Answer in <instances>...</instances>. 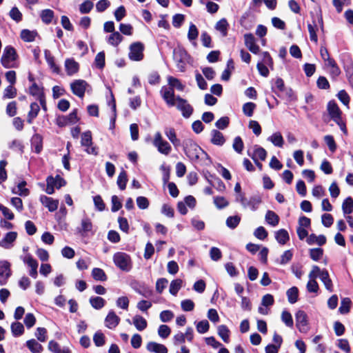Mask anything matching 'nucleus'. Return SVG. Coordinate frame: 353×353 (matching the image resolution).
<instances>
[{
	"instance_id": "f257e3e1",
	"label": "nucleus",
	"mask_w": 353,
	"mask_h": 353,
	"mask_svg": "<svg viewBox=\"0 0 353 353\" xmlns=\"http://www.w3.org/2000/svg\"><path fill=\"white\" fill-rule=\"evenodd\" d=\"M113 261L118 268L124 272H129L132 268L131 257L125 252H116L113 255Z\"/></svg>"
},
{
	"instance_id": "f03ea898",
	"label": "nucleus",
	"mask_w": 353,
	"mask_h": 353,
	"mask_svg": "<svg viewBox=\"0 0 353 353\" xmlns=\"http://www.w3.org/2000/svg\"><path fill=\"white\" fill-rule=\"evenodd\" d=\"M17 58V54L15 49L12 46H6L1 59L2 65L6 68H17V65L15 61Z\"/></svg>"
},
{
	"instance_id": "7ed1b4c3",
	"label": "nucleus",
	"mask_w": 353,
	"mask_h": 353,
	"mask_svg": "<svg viewBox=\"0 0 353 353\" xmlns=\"http://www.w3.org/2000/svg\"><path fill=\"white\" fill-rule=\"evenodd\" d=\"M152 143L157 148L158 152L164 155H168L172 150L171 145L163 139L160 132H157L154 134Z\"/></svg>"
},
{
	"instance_id": "20e7f679",
	"label": "nucleus",
	"mask_w": 353,
	"mask_h": 353,
	"mask_svg": "<svg viewBox=\"0 0 353 353\" xmlns=\"http://www.w3.org/2000/svg\"><path fill=\"white\" fill-rule=\"evenodd\" d=\"M296 327L301 333H307L310 330L307 314L303 310H298L295 314Z\"/></svg>"
},
{
	"instance_id": "39448f33",
	"label": "nucleus",
	"mask_w": 353,
	"mask_h": 353,
	"mask_svg": "<svg viewBox=\"0 0 353 353\" xmlns=\"http://www.w3.org/2000/svg\"><path fill=\"white\" fill-rule=\"evenodd\" d=\"M174 106L181 112L182 116L185 119L190 117L194 111L193 107L188 101L179 96H176V101L175 102Z\"/></svg>"
},
{
	"instance_id": "423d86ee",
	"label": "nucleus",
	"mask_w": 353,
	"mask_h": 353,
	"mask_svg": "<svg viewBox=\"0 0 353 353\" xmlns=\"http://www.w3.org/2000/svg\"><path fill=\"white\" fill-rule=\"evenodd\" d=\"M173 58L176 63L177 68L181 72L185 70L186 63L188 61L189 56L185 50L183 49H174L173 52Z\"/></svg>"
},
{
	"instance_id": "0eeeda50",
	"label": "nucleus",
	"mask_w": 353,
	"mask_h": 353,
	"mask_svg": "<svg viewBox=\"0 0 353 353\" xmlns=\"http://www.w3.org/2000/svg\"><path fill=\"white\" fill-rule=\"evenodd\" d=\"M312 270L314 271V274L317 275L321 281L323 283L325 288L330 292L333 291V285L332 280L330 278L329 273L326 270H321L317 265L312 267Z\"/></svg>"
},
{
	"instance_id": "6e6552de",
	"label": "nucleus",
	"mask_w": 353,
	"mask_h": 353,
	"mask_svg": "<svg viewBox=\"0 0 353 353\" xmlns=\"http://www.w3.org/2000/svg\"><path fill=\"white\" fill-rule=\"evenodd\" d=\"M185 152L191 161H197L200 155L203 153V150L196 143L190 141L186 144Z\"/></svg>"
},
{
	"instance_id": "1a4fd4ad",
	"label": "nucleus",
	"mask_w": 353,
	"mask_h": 353,
	"mask_svg": "<svg viewBox=\"0 0 353 353\" xmlns=\"http://www.w3.org/2000/svg\"><path fill=\"white\" fill-rule=\"evenodd\" d=\"M194 339V330L191 327H188L186 328L185 332L183 333L181 332H179L173 336V343L175 345H179L180 344H183L188 341V342H192Z\"/></svg>"
},
{
	"instance_id": "9d476101",
	"label": "nucleus",
	"mask_w": 353,
	"mask_h": 353,
	"mask_svg": "<svg viewBox=\"0 0 353 353\" xmlns=\"http://www.w3.org/2000/svg\"><path fill=\"white\" fill-rule=\"evenodd\" d=\"M263 63L259 62L256 67L260 74L266 77L269 74V70L267 65L272 67L273 65L272 59L268 52H264L263 53Z\"/></svg>"
},
{
	"instance_id": "9b49d317",
	"label": "nucleus",
	"mask_w": 353,
	"mask_h": 353,
	"mask_svg": "<svg viewBox=\"0 0 353 353\" xmlns=\"http://www.w3.org/2000/svg\"><path fill=\"white\" fill-rule=\"evenodd\" d=\"M144 46L140 42L132 43L130 47L129 58L135 61H139L143 58Z\"/></svg>"
},
{
	"instance_id": "f8f14e48",
	"label": "nucleus",
	"mask_w": 353,
	"mask_h": 353,
	"mask_svg": "<svg viewBox=\"0 0 353 353\" xmlns=\"http://www.w3.org/2000/svg\"><path fill=\"white\" fill-rule=\"evenodd\" d=\"M79 121L77 110H72L68 116H59L57 118L56 123L59 127H64L68 125H72Z\"/></svg>"
},
{
	"instance_id": "ddd939ff",
	"label": "nucleus",
	"mask_w": 353,
	"mask_h": 353,
	"mask_svg": "<svg viewBox=\"0 0 353 353\" xmlns=\"http://www.w3.org/2000/svg\"><path fill=\"white\" fill-rule=\"evenodd\" d=\"M11 274L10 263L6 260L0 261V285H5Z\"/></svg>"
},
{
	"instance_id": "4468645a",
	"label": "nucleus",
	"mask_w": 353,
	"mask_h": 353,
	"mask_svg": "<svg viewBox=\"0 0 353 353\" xmlns=\"http://www.w3.org/2000/svg\"><path fill=\"white\" fill-rule=\"evenodd\" d=\"M161 94L169 107L175 105L176 97L174 95V91L172 88L163 86L161 89Z\"/></svg>"
},
{
	"instance_id": "2eb2a0df",
	"label": "nucleus",
	"mask_w": 353,
	"mask_h": 353,
	"mask_svg": "<svg viewBox=\"0 0 353 353\" xmlns=\"http://www.w3.org/2000/svg\"><path fill=\"white\" fill-rule=\"evenodd\" d=\"M88 84L84 80H75L70 84L72 93L80 98H83Z\"/></svg>"
},
{
	"instance_id": "dca6fc26",
	"label": "nucleus",
	"mask_w": 353,
	"mask_h": 353,
	"mask_svg": "<svg viewBox=\"0 0 353 353\" xmlns=\"http://www.w3.org/2000/svg\"><path fill=\"white\" fill-rule=\"evenodd\" d=\"M17 237V233L16 232H9L6 233L5 236L0 241V246L4 249L12 248Z\"/></svg>"
},
{
	"instance_id": "f3484780",
	"label": "nucleus",
	"mask_w": 353,
	"mask_h": 353,
	"mask_svg": "<svg viewBox=\"0 0 353 353\" xmlns=\"http://www.w3.org/2000/svg\"><path fill=\"white\" fill-rule=\"evenodd\" d=\"M327 110L329 115L333 121H339L341 118L342 112L334 101H330L327 105Z\"/></svg>"
},
{
	"instance_id": "a211bd4d",
	"label": "nucleus",
	"mask_w": 353,
	"mask_h": 353,
	"mask_svg": "<svg viewBox=\"0 0 353 353\" xmlns=\"http://www.w3.org/2000/svg\"><path fill=\"white\" fill-rule=\"evenodd\" d=\"M39 200L42 205L47 208L50 212H54L58 208L59 201L57 199H54L46 195H41Z\"/></svg>"
},
{
	"instance_id": "6ab92c4d",
	"label": "nucleus",
	"mask_w": 353,
	"mask_h": 353,
	"mask_svg": "<svg viewBox=\"0 0 353 353\" xmlns=\"http://www.w3.org/2000/svg\"><path fill=\"white\" fill-rule=\"evenodd\" d=\"M244 41L245 46L251 52L257 54L259 52V46L256 44L255 38L252 34L248 33L244 34Z\"/></svg>"
},
{
	"instance_id": "aec40b11",
	"label": "nucleus",
	"mask_w": 353,
	"mask_h": 353,
	"mask_svg": "<svg viewBox=\"0 0 353 353\" xmlns=\"http://www.w3.org/2000/svg\"><path fill=\"white\" fill-rule=\"evenodd\" d=\"M210 137V142L214 145L222 146L226 141L223 133L215 129L211 130Z\"/></svg>"
},
{
	"instance_id": "412c9836",
	"label": "nucleus",
	"mask_w": 353,
	"mask_h": 353,
	"mask_svg": "<svg viewBox=\"0 0 353 353\" xmlns=\"http://www.w3.org/2000/svg\"><path fill=\"white\" fill-rule=\"evenodd\" d=\"M314 271L312 270L309 273V281L307 283L306 288L308 292L317 293L319 289V284L316 281L317 275L314 274Z\"/></svg>"
},
{
	"instance_id": "4be33fe9",
	"label": "nucleus",
	"mask_w": 353,
	"mask_h": 353,
	"mask_svg": "<svg viewBox=\"0 0 353 353\" xmlns=\"http://www.w3.org/2000/svg\"><path fill=\"white\" fill-rule=\"evenodd\" d=\"M120 318L114 311H110L105 319V325L109 329L115 328L119 323Z\"/></svg>"
},
{
	"instance_id": "5701e85b",
	"label": "nucleus",
	"mask_w": 353,
	"mask_h": 353,
	"mask_svg": "<svg viewBox=\"0 0 353 353\" xmlns=\"http://www.w3.org/2000/svg\"><path fill=\"white\" fill-rule=\"evenodd\" d=\"M261 201H262L260 196L254 195L251 196L249 199H247V201H245L244 205L242 206L244 208H249L251 210L255 211L258 209Z\"/></svg>"
},
{
	"instance_id": "b1692460",
	"label": "nucleus",
	"mask_w": 353,
	"mask_h": 353,
	"mask_svg": "<svg viewBox=\"0 0 353 353\" xmlns=\"http://www.w3.org/2000/svg\"><path fill=\"white\" fill-rule=\"evenodd\" d=\"M146 349L148 351L154 353H168V352L164 345L152 341L147 344Z\"/></svg>"
},
{
	"instance_id": "393cba45",
	"label": "nucleus",
	"mask_w": 353,
	"mask_h": 353,
	"mask_svg": "<svg viewBox=\"0 0 353 353\" xmlns=\"http://www.w3.org/2000/svg\"><path fill=\"white\" fill-rule=\"evenodd\" d=\"M65 68L68 75H72L79 70V63L73 59H67L65 61Z\"/></svg>"
},
{
	"instance_id": "a878e982",
	"label": "nucleus",
	"mask_w": 353,
	"mask_h": 353,
	"mask_svg": "<svg viewBox=\"0 0 353 353\" xmlns=\"http://www.w3.org/2000/svg\"><path fill=\"white\" fill-rule=\"evenodd\" d=\"M250 157L253 159L254 162L256 161L261 160L264 161L267 156L265 150L261 147L255 146L252 154L249 153Z\"/></svg>"
},
{
	"instance_id": "bb28decb",
	"label": "nucleus",
	"mask_w": 353,
	"mask_h": 353,
	"mask_svg": "<svg viewBox=\"0 0 353 353\" xmlns=\"http://www.w3.org/2000/svg\"><path fill=\"white\" fill-rule=\"evenodd\" d=\"M26 182L23 181L12 189V192L21 196H27L29 194L30 191L26 188Z\"/></svg>"
},
{
	"instance_id": "cd10ccee",
	"label": "nucleus",
	"mask_w": 353,
	"mask_h": 353,
	"mask_svg": "<svg viewBox=\"0 0 353 353\" xmlns=\"http://www.w3.org/2000/svg\"><path fill=\"white\" fill-rule=\"evenodd\" d=\"M31 145L36 153H39L43 148V138L39 134L33 135L31 139Z\"/></svg>"
},
{
	"instance_id": "c85d7f7f",
	"label": "nucleus",
	"mask_w": 353,
	"mask_h": 353,
	"mask_svg": "<svg viewBox=\"0 0 353 353\" xmlns=\"http://www.w3.org/2000/svg\"><path fill=\"white\" fill-rule=\"evenodd\" d=\"M268 141H270L274 146L282 148L284 144V139L281 132H276L273 133L268 138Z\"/></svg>"
},
{
	"instance_id": "c756f323",
	"label": "nucleus",
	"mask_w": 353,
	"mask_h": 353,
	"mask_svg": "<svg viewBox=\"0 0 353 353\" xmlns=\"http://www.w3.org/2000/svg\"><path fill=\"white\" fill-rule=\"evenodd\" d=\"M265 221L272 227H275L279 224V216L272 210H268L265 216Z\"/></svg>"
},
{
	"instance_id": "7c9ffc66",
	"label": "nucleus",
	"mask_w": 353,
	"mask_h": 353,
	"mask_svg": "<svg viewBox=\"0 0 353 353\" xmlns=\"http://www.w3.org/2000/svg\"><path fill=\"white\" fill-rule=\"evenodd\" d=\"M275 239L281 245H285L290 239L288 232L285 229H281L275 232Z\"/></svg>"
},
{
	"instance_id": "2f4dec72",
	"label": "nucleus",
	"mask_w": 353,
	"mask_h": 353,
	"mask_svg": "<svg viewBox=\"0 0 353 353\" xmlns=\"http://www.w3.org/2000/svg\"><path fill=\"white\" fill-rule=\"evenodd\" d=\"M165 134L174 147H178L181 144L180 140L176 137V134L174 128L165 129Z\"/></svg>"
},
{
	"instance_id": "473e14b6",
	"label": "nucleus",
	"mask_w": 353,
	"mask_h": 353,
	"mask_svg": "<svg viewBox=\"0 0 353 353\" xmlns=\"http://www.w3.org/2000/svg\"><path fill=\"white\" fill-rule=\"evenodd\" d=\"M44 56H45V59H46L48 65L52 69V70L55 73H59V68L55 64L54 57L52 55L50 51L48 50H46L44 51Z\"/></svg>"
},
{
	"instance_id": "72a5a7b5",
	"label": "nucleus",
	"mask_w": 353,
	"mask_h": 353,
	"mask_svg": "<svg viewBox=\"0 0 353 353\" xmlns=\"http://www.w3.org/2000/svg\"><path fill=\"white\" fill-rule=\"evenodd\" d=\"M229 24L225 18L219 20L215 25V29L219 31L223 37L228 35Z\"/></svg>"
},
{
	"instance_id": "f704fd0d",
	"label": "nucleus",
	"mask_w": 353,
	"mask_h": 353,
	"mask_svg": "<svg viewBox=\"0 0 353 353\" xmlns=\"http://www.w3.org/2000/svg\"><path fill=\"white\" fill-rule=\"evenodd\" d=\"M307 242L309 245L316 243L319 245H323L326 243V238L324 235L316 236L312 234L308 236Z\"/></svg>"
},
{
	"instance_id": "c9c22d12",
	"label": "nucleus",
	"mask_w": 353,
	"mask_h": 353,
	"mask_svg": "<svg viewBox=\"0 0 353 353\" xmlns=\"http://www.w3.org/2000/svg\"><path fill=\"white\" fill-rule=\"evenodd\" d=\"M132 320L134 325L139 331H143L147 327V321L143 316L136 315Z\"/></svg>"
},
{
	"instance_id": "e433bc0d",
	"label": "nucleus",
	"mask_w": 353,
	"mask_h": 353,
	"mask_svg": "<svg viewBox=\"0 0 353 353\" xmlns=\"http://www.w3.org/2000/svg\"><path fill=\"white\" fill-rule=\"evenodd\" d=\"M39 110L40 107L37 103L34 102L30 104V110L28 112L27 119L29 123H32L33 119L37 117Z\"/></svg>"
},
{
	"instance_id": "4c0bfd02",
	"label": "nucleus",
	"mask_w": 353,
	"mask_h": 353,
	"mask_svg": "<svg viewBox=\"0 0 353 353\" xmlns=\"http://www.w3.org/2000/svg\"><path fill=\"white\" fill-rule=\"evenodd\" d=\"M54 12L50 9L43 10L40 13L42 21L46 24H50L54 19Z\"/></svg>"
},
{
	"instance_id": "58836bf2",
	"label": "nucleus",
	"mask_w": 353,
	"mask_h": 353,
	"mask_svg": "<svg viewBox=\"0 0 353 353\" xmlns=\"http://www.w3.org/2000/svg\"><path fill=\"white\" fill-rule=\"evenodd\" d=\"M285 88L284 81L281 78H276L274 80V85L272 87V90L278 97H281L280 93L283 92Z\"/></svg>"
},
{
	"instance_id": "ea45409f",
	"label": "nucleus",
	"mask_w": 353,
	"mask_h": 353,
	"mask_svg": "<svg viewBox=\"0 0 353 353\" xmlns=\"http://www.w3.org/2000/svg\"><path fill=\"white\" fill-rule=\"evenodd\" d=\"M92 230V223L91 220L88 217H84L81 220V228L79 232L83 234H85Z\"/></svg>"
},
{
	"instance_id": "a19ab883",
	"label": "nucleus",
	"mask_w": 353,
	"mask_h": 353,
	"mask_svg": "<svg viewBox=\"0 0 353 353\" xmlns=\"http://www.w3.org/2000/svg\"><path fill=\"white\" fill-rule=\"evenodd\" d=\"M288 301L294 304L298 301L299 290L296 287H292L286 292Z\"/></svg>"
},
{
	"instance_id": "79ce46f5",
	"label": "nucleus",
	"mask_w": 353,
	"mask_h": 353,
	"mask_svg": "<svg viewBox=\"0 0 353 353\" xmlns=\"http://www.w3.org/2000/svg\"><path fill=\"white\" fill-rule=\"evenodd\" d=\"M26 345L32 353H40L43 350L42 345L35 339L28 340Z\"/></svg>"
},
{
	"instance_id": "37998d69",
	"label": "nucleus",
	"mask_w": 353,
	"mask_h": 353,
	"mask_svg": "<svg viewBox=\"0 0 353 353\" xmlns=\"http://www.w3.org/2000/svg\"><path fill=\"white\" fill-rule=\"evenodd\" d=\"M123 37L119 32H112L107 39L109 44L113 46H117L122 41Z\"/></svg>"
},
{
	"instance_id": "c03bdc74",
	"label": "nucleus",
	"mask_w": 353,
	"mask_h": 353,
	"mask_svg": "<svg viewBox=\"0 0 353 353\" xmlns=\"http://www.w3.org/2000/svg\"><path fill=\"white\" fill-rule=\"evenodd\" d=\"M92 276L94 280L99 281H105L108 279L105 272L102 269L98 268L92 269Z\"/></svg>"
},
{
	"instance_id": "a18cd8bd",
	"label": "nucleus",
	"mask_w": 353,
	"mask_h": 353,
	"mask_svg": "<svg viewBox=\"0 0 353 353\" xmlns=\"http://www.w3.org/2000/svg\"><path fill=\"white\" fill-rule=\"evenodd\" d=\"M218 334L225 343L229 342L230 330L225 325H221L217 327Z\"/></svg>"
},
{
	"instance_id": "49530a36",
	"label": "nucleus",
	"mask_w": 353,
	"mask_h": 353,
	"mask_svg": "<svg viewBox=\"0 0 353 353\" xmlns=\"http://www.w3.org/2000/svg\"><path fill=\"white\" fill-rule=\"evenodd\" d=\"M342 210L344 214H350L353 212V199L349 196L346 198L342 204Z\"/></svg>"
},
{
	"instance_id": "de8ad7c7",
	"label": "nucleus",
	"mask_w": 353,
	"mask_h": 353,
	"mask_svg": "<svg viewBox=\"0 0 353 353\" xmlns=\"http://www.w3.org/2000/svg\"><path fill=\"white\" fill-rule=\"evenodd\" d=\"M352 301L350 298H343L341 300L339 311L341 314H345L350 312Z\"/></svg>"
},
{
	"instance_id": "09e8293b",
	"label": "nucleus",
	"mask_w": 353,
	"mask_h": 353,
	"mask_svg": "<svg viewBox=\"0 0 353 353\" xmlns=\"http://www.w3.org/2000/svg\"><path fill=\"white\" fill-rule=\"evenodd\" d=\"M37 32L29 30H23L21 32V38L26 42H32L34 41Z\"/></svg>"
},
{
	"instance_id": "8fccbe9b",
	"label": "nucleus",
	"mask_w": 353,
	"mask_h": 353,
	"mask_svg": "<svg viewBox=\"0 0 353 353\" xmlns=\"http://www.w3.org/2000/svg\"><path fill=\"white\" fill-rule=\"evenodd\" d=\"M81 144L83 147H88L92 145V133L86 131L81 134Z\"/></svg>"
},
{
	"instance_id": "3c124183",
	"label": "nucleus",
	"mask_w": 353,
	"mask_h": 353,
	"mask_svg": "<svg viewBox=\"0 0 353 353\" xmlns=\"http://www.w3.org/2000/svg\"><path fill=\"white\" fill-rule=\"evenodd\" d=\"M168 81L170 88H175L176 90L179 91H183L185 88V85L181 83V82L176 78L173 77H169L168 78Z\"/></svg>"
},
{
	"instance_id": "603ef678",
	"label": "nucleus",
	"mask_w": 353,
	"mask_h": 353,
	"mask_svg": "<svg viewBox=\"0 0 353 353\" xmlns=\"http://www.w3.org/2000/svg\"><path fill=\"white\" fill-rule=\"evenodd\" d=\"M90 303L94 308L99 310L105 305V301L100 296H95L90 299Z\"/></svg>"
},
{
	"instance_id": "864d4df0",
	"label": "nucleus",
	"mask_w": 353,
	"mask_h": 353,
	"mask_svg": "<svg viewBox=\"0 0 353 353\" xmlns=\"http://www.w3.org/2000/svg\"><path fill=\"white\" fill-rule=\"evenodd\" d=\"M11 331L14 336H19L21 335L24 332L23 324L19 322L12 323L11 325Z\"/></svg>"
},
{
	"instance_id": "5fc2aeb1",
	"label": "nucleus",
	"mask_w": 353,
	"mask_h": 353,
	"mask_svg": "<svg viewBox=\"0 0 353 353\" xmlns=\"http://www.w3.org/2000/svg\"><path fill=\"white\" fill-rule=\"evenodd\" d=\"M182 283L181 279L173 280L170 285V293L174 296L176 295L182 286Z\"/></svg>"
},
{
	"instance_id": "6e6d98bb",
	"label": "nucleus",
	"mask_w": 353,
	"mask_h": 353,
	"mask_svg": "<svg viewBox=\"0 0 353 353\" xmlns=\"http://www.w3.org/2000/svg\"><path fill=\"white\" fill-rule=\"evenodd\" d=\"M196 323V331L200 334L206 333L210 328V324L207 320H202Z\"/></svg>"
},
{
	"instance_id": "4d7b16f0",
	"label": "nucleus",
	"mask_w": 353,
	"mask_h": 353,
	"mask_svg": "<svg viewBox=\"0 0 353 353\" xmlns=\"http://www.w3.org/2000/svg\"><path fill=\"white\" fill-rule=\"evenodd\" d=\"M280 94V97H283V99L288 100V101H292L296 99L294 91L290 88L285 87V90L283 92H281Z\"/></svg>"
},
{
	"instance_id": "13d9d810",
	"label": "nucleus",
	"mask_w": 353,
	"mask_h": 353,
	"mask_svg": "<svg viewBox=\"0 0 353 353\" xmlns=\"http://www.w3.org/2000/svg\"><path fill=\"white\" fill-rule=\"evenodd\" d=\"M240 221L241 217L239 216H231L226 219V225L228 228L231 229H234L239 224Z\"/></svg>"
},
{
	"instance_id": "bf43d9fd",
	"label": "nucleus",
	"mask_w": 353,
	"mask_h": 353,
	"mask_svg": "<svg viewBox=\"0 0 353 353\" xmlns=\"http://www.w3.org/2000/svg\"><path fill=\"white\" fill-rule=\"evenodd\" d=\"M93 341L97 347H101L105 344V336L101 331L95 332L93 336Z\"/></svg>"
},
{
	"instance_id": "052dcab7",
	"label": "nucleus",
	"mask_w": 353,
	"mask_h": 353,
	"mask_svg": "<svg viewBox=\"0 0 353 353\" xmlns=\"http://www.w3.org/2000/svg\"><path fill=\"white\" fill-rule=\"evenodd\" d=\"M281 320L286 326L292 327L293 326V319L291 314L287 310H283L281 313Z\"/></svg>"
},
{
	"instance_id": "680f3d73",
	"label": "nucleus",
	"mask_w": 353,
	"mask_h": 353,
	"mask_svg": "<svg viewBox=\"0 0 353 353\" xmlns=\"http://www.w3.org/2000/svg\"><path fill=\"white\" fill-rule=\"evenodd\" d=\"M13 85H10L5 88L3 96L4 99H13L16 97L17 90Z\"/></svg>"
},
{
	"instance_id": "e2e57ef3",
	"label": "nucleus",
	"mask_w": 353,
	"mask_h": 353,
	"mask_svg": "<svg viewBox=\"0 0 353 353\" xmlns=\"http://www.w3.org/2000/svg\"><path fill=\"white\" fill-rule=\"evenodd\" d=\"M22 260L24 263L27 264L28 267L30 268V269L38 268L37 261L30 254H28L22 257Z\"/></svg>"
},
{
	"instance_id": "0e129e2a",
	"label": "nucleus",
	"mask_w": 353,
	"mask_h": 353,
	"mask_svg": "<svg viewBox=\"0 0 353 353\" xmlns=\"http://www.w3.org/2000/svg\"><path fill=\"white\" fill-rule=\"evenodd\" d=\"M233 149L239 154H241L244 148V144L240 137H236L232 144Z\"/></svg>"
},
{
	"instance_id": "69168bd1",
	"label": "nucleus",
	"mask_w": 353,
	"mask_h": 353,
	"mask_svg": "<svg viewBox=\"0 0 353 353\" xmlns=\"http://www.w3.org/2000/svg\"><path fill=\"white\" fill-rule=\"evenodd\" d=\"M127 181V174L124 170H123L119 173L117 179V185L121 190H123L125 188Z\"/></svg>"
},
{
	"instance_id": "338daca9",
	"label": "nucleus",
	"mask_w": 353,
	"mask_h": 353,
	"mask_svg": "<svg viewBox=\"0 0 353 353\" xmlns=\"http://www.w3.org/2000/svg\"><path fill=\"white\" fill-rule=\"evenodd\" d=\"M199 35V31L196 26L191 23L188 32V38L190 41H194L197 39Z\"/></svg>"
},
{
	"instance_id": "774afa93",
	"label": "nucleus",
	"mask_w": 353,
	"mask_h": 353,
	"mask_svg": "<svg viewBox=\"0 0 353 353\" xmlns=\"http://www.w3.org/2000/svg\"><path fill=\"white\" fill-rule=\"evenodd\" d=\"M171 333L170 328L167 325H161L158 329V334L162 339H166Z\"/></svg>"
}]
</instances>
